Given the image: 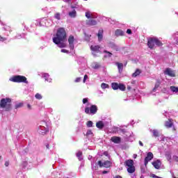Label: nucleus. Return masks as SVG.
Returning <instances> with one entry per match:
<instances>
[{"label":"nucleus","mask_w":178,"mask_h":178,"mask_svg":"<svg viewBox=\"0 0 178 178\" xmlns=\"http://www.w3.org/2000/svg\"><path fill=\"white\" fill-rule=\"evenodd\" d=\"M53 42L58 48H66V31L65 29L60 28L57 30L56 33L53 37Z\"/></svg>","instance_id":"nucleus-1"},{"label":"nucleus","mask_w":178,"mask_h":178,"mask_svg":"<svg viewBox=\"0 0 178 178\" xmlns=\"http://www.w3.org/2000/svg\"><path fill=\"white\" fill-rule=\"evenodd\" d=\"M12 109V99L9 97L3 98L0 101V111L8 112Z\"/></svg>","instance_id":"nucleus-2"},{"label":"nucleus","mask_w":178,"mask_h":178,"mask_svg":"<svg viewBox=\"0 0 178 178\" xmlns=\"http://www.w3.org/2000/svg\"><path fill=\"white\" fill-rule=\"evenodd\" d=\"M49 131V128H48V124L47 123V122L42 121L38 127V134L44 136V134H47Z\"/></svg>","instance_id":"nucleus-3"},{"label":"nucleus","mask_w":178,"mask_h":178,"mask_svg":"<svg viewBox=\"0 0 178 178\" xmlns=\"http://www.w3.org/2000/svg\"><path fill=\"white\" fill-rule=\"evenodd\" d=\"M128 173H134L136 172V167H134V161L131 159L127 160L124 163Z\"/></svg>","instance_id":"nucleus-4"},{"label":"nucleus","mask_w":178,"mask_h":178,"mask_svg":"<svg viewBox=\"0 0 178 178\" xmlns=\"http://www.w3.org/2000/svg\"><path fill=\"white\" fill-rule=\"evenodd\" d=\"M10 81H13V83H25V84H29V81H27V78L22 75H17L11 77L10 79Z\"/></svg>","instance_id":"nucleus-5"},{"label":"nucleus","mask_w":178,"mask_h":178,"mask_svg":"<svg viewBox=\"0 0 178 178\" xmlns=\"http://www.w3.org/2000/svg\"><path fill=\"white\" fill-rule=\"evenodd\" d=\"M98 112V107L96 105L90 104L85 108V113L87 115H95Z\"/></svg>","instance_id":"nucleus-6"},{"label":"nucleus","mask_w":178,"mask_h":178,"mask_svg":"<svg viewBox=\"0 0 178 178\" xmlns=\"http://www.w3.org/2000/svg\"><path fill=\"white\" fill-rule=\"evenodd\" d=\"M90 49L93 56H98L102 52L101 51V47L98 45L90 46Z\"/></svg>","instance_id":"nucleus-7"},{"label":"nucleus","mask_w":178,"mask_h":178,"mask_svg":"<svg viewBox=\"0 0 178 178\" xmlns=\"http://www.w3.org/2000/svg\"><path fill=\"white\" fill-rule=\"evenodd\" d=\"M74 36L70 35L68 38V42H69V48L71 52H74Z\"/></svg>","instance_id":"nucleus-8"},{"label":"nucleus","mask_w":178,"mask_h":178,"mask_svg":"<svg viewBox=\"0 0 178 178\" xmlns=\"http://www.w3.org/2000/svg\"><path fill=\"white\" fill-rule=\"evenodd\" d=\"M97 165L99 166V168H111L112 166V162L106 161L102 163L101 161H99Z\"/></svg>","instance_id":"nucleus-9"},{"label":"nucleus","mask_w":178,"mask_h":178,"mask_svg":"<svg viewBox=\"0 0 178 178\" xmlns=\"http://www.w3.org/2000/svg\"><path fill=\"white\" fill-rule=\"evenodd\" d=\"M47 23H48V20L42 18L41 19H37L36 22H35V25L36 26H49Z\"/></svg>","instance_id":"nucleus-10"},{"label":"nucleus","mask_w":178,"mask_h":178,"mask_svg":"<svg viewBox=\"0 0 178 178\" xmlns=\"http://www.w3.org/2000/svg\"><path fill=\"white\" fill-rule=\"evenodd\" d=\"M153 159H154V154H152V152H148L147 154V156L145 158V166H147L149 161L152 160Z\"/></svg>","instance_id":"nucleus-11"},{"label":"nucleus","mask_w":178,"mask_h":178,"mask_svg":"<svg viewBox=\"0 0 178 178\" xmlns=\"http://www.w3.org/2000/svg\"><path fill=\"white\" fill-rule=\"evenodd\" d=\"M147 45L150 49H154L155 48V39L154 38H151L148 40Z\"/></svg>","instance_id":"nucleus-12"},{"label":"nucleus","mask_w":178,"mask_h":178,"mask_svg":"<svg viewBox=\"0 0 178 178\" xmlns=\"http://www.w3.org/2000/svg\"><path fill=\"white\" fill-rule=\"evenodd\" d=\"M85 16L87 19H97V15L90 10L86 12Z\"/></svg>","instance_id":"nucleus-13"},{"label":"nucleus","mask_w":178,"mask_h":178,"mask_svg":"<svg viewBox=\"0 0 178 178\" xmlns=\"http://www.w3.org/2000/svg\"><path fill=\"white\" fill-rule=\"evenodd\" d=\"M164 74H167L168 76H170V77H175V76H176L175 71H173L172 69L170 68H167L165 71H164Z\"/></svg>","instance_id":"nucleus-14"},{"label":"nucleus","mask_w":178,"mask_h":178,"mask_svg":"<svg viewBox=\"0 0 178 178\" xmlns=\"http://www.w3.org/2000/svg\"><path fill=\"white\" fill-rule=\"evenodd\" d=\"M40 76L44 79L45 81H48L49 83H51L52 81V79L49 78V74L47 73H41Z\"/></svg>","instance_id":"nucleus-15"},{"label":"nucleus","mask_w":178,"mask_h":178,"mask_svg":"<svg viewBox=\"0 0 178 178\" xmlns=\"http://www.w3.org/2000/svg\"><path fill=\"white\" fill-rule=\"evenodd\" d=\"M106 124V122H104V121H99L96 123V127H97V129H102L105 127Z\"/></svg>","instance_id":"nucleus-16"},{"label":"nucleus","mask_w":178,"mask_h":178,"mask_svg":"<svg viewBox=\"0 0 178 178\" xmlns=\"http://www.w3.org/2000/svg\"><path fill=\"white\" fill-rule=\"evenodd\" d=\"M152 165L155 169H159L161 168V165H162V163H161L160 160H156L152 162Z\"/></svg>","instance_id":"nucleus-17"},{"label":"nucleus","mask_w":178,"mask_h":178,"mask_svg":"<svg viewBox=\"0 0 178 178\" xmlns=\"http://www.w3.org/2000/svg\"><path fill=\"white\" fill-rule=\"evenodd\" d=\"M111 140L115 144H120V141H122V140L120 139V137H118V136H113Z\"/></svg>","instance_id":"nucleus-18"},{"label":"nucleus","mask_w":178,"mask_h":178,"mask_svg":"<svg viewBox=\"0 0 178 178\" xmlns=\"http://www.w3.org/2000/svg\"><path fill=\"white\" fill-rule=\"evenodd\" d=\"M22 166L23 168H25V169H31V168H33L31 163H29L27 161H23Z\"/></svg>","instance_id":"nucleus-19"},{"label":"nucleus","mask_w":178,"mask_h":178,"mask_svg":"<svg viewBox=\"0 0 178 178\" xmlns=\"http://www.w3.org/2000/svg\"><path fill=\"white\" fill-rule=\"evenodd\" d=\"M109 48H111V49H113V51L118 52V51H119V47L116 44H115V43H110L108 44Z\"/></svg>","instance_id":"nucleus-20"},{"label":"nucleus","mask_w":178,"mask_h":178,"mask_svg":"<svg viewBox=\"0 0 178 178\" xmlns=\"http://www.w3.org/2000/svg\"><path fill=\"white\" fill-rule=\"evenodd\" d=\"M87 26H97V21L95 19H88L86 21Z\"/></svg>","instance_id":"nucleus-21"},{"label":"nucleus","mask_w":178,"mask_h":178,"mask_svg":"<svg viewBox=\"0 0 178 178\" xmlns=\"http://www.w3.org/2000/svg\"><path fill=\"white\" fill-rule=\"evenodd\" d=\"M165 126L167 129H170V127L173 126V122L172 121V120L169 119L168 120H167L165 122Z\"/></svg>","instance_id":"nucleus-22"},{"label":"nucleus","mask_w":178,"mask_h":178,"mask_svg":"<svg viewBox=\"0 0 178 178\" xmlns=\"http://www.w3.org/2000/svg\"><path fill=\"white\" fill-rule=\"evenodd\" d=\"M115 35L117 36V37H120L121 35H124V32L120 29H117L115 31Z\"/></svg>","instance_id":"nucleus-23"},{"label":"nucleus","mask_w":178,"mask_h":178,"mask_svg":"<svg viewBox=\"0 0 178 178\" xmlns=\"http://www.w3.org/2000/svg\"><path fill=\"white\" fill-rule=\"evenodd\" d=\"M116 65L118 66L119 73H122L123 72V63H116Z\"/></svg>","instance_id":"nucleus-24"},{"label":"nucleus","mask_w":178,"mask_h":178,"mask_svg":"<svg viewBox=\"0 0 178 178\" xmlns=\"http://www.w3.org/2000/svg\"><path fill=\"white\" fill-rule=\"evenodd\" d=\"M54 19H56V20H61L62 19V14L60 13H56L54 15Z\"/></svg>","instance_id":"nucleus-25"},{"label":"nucleus","mask_w":178,"mask_h":178,"mask_svg":"<svg viewBox=\"0 0 178 178\" xmlns=\"http://www.w3.org/2000/svg\"><path fill=\"white\" fill-rule=\"evenodd\" d=\"M69 17H76V15H77V13L76 12V10L72 9V10L69 12Z\"/></svg>","instance_id":"nucleus-26"},{"label":"nucleus","mask_w":178,"mask_h":178,"mask_svg":"<svg viewBox=\"0 0 178 178\" xmlns=\"http://www.w3.org/2000/svg\"><path fill=\"white\" fill-rule=\"evenodd\" d=\"M154 42H155V45H156L157 47H162L163 45L161 41L158 40V38H154Z\"/></svg>","instance_id":"nucleus-27"},{"label":"nucleus","mask_w":178,"mask_h":178,"mask_svg":"<svg viewBox=\"0 0 178 178\" xmlns=\"http://www.w3.org/2000/svg\"><path fill=\"white\" fill-rule=\"evenodd\" d=\"M150 131L153 134L154 137H158L159 136V131L156 129H151Z\"/></svg>","instance_id":"nucleus-28"},{"label":"nucleus","mask_w":178,"mask_h":178,"mask_svg":"<svg viewBox=\"0 0 178 178\" xmlns=\"http://www.w3.org/2000/svg\"><path fill=\"white\" fill-rule=\"evenodd\" d=\"M102 34H104V31L99 30L97 34L99 41H101L102 40Z\"/></svg>","instance_id":"nucleus-29"},{"label":"nucleus","mask_w":178,"mask_h":178,"mask_svg":"<svg viewBox=\"0 0 178 178\" xmlns=\"http://www.w3.org/2000/svg\"><path fill=\"white\" fill-rule=\"evenodd\" d=\"M76 156L79 161H83V152L80 151L77 152Z\"/></svg>","instance_id":"nucleus-30"},{"label":"nucleus","mask_w":178,"mask_h":178,"mask_svg":"<svg viewBox=\"0 0 178 178\" xmlns=\"http://www.w3.org/2000/svg\"><path fill=\"white\" fill-rule=\"evenodd\" d=\"M111 87H112L113 90H119V83H112Z\"/></svg>","instance_id":"nucleus-31"},{"label":"nucleus","mask_w":178,"mask_h":178,"mask_svg":"<svg viewBox=\"0 0 178 178\" xmlns=\"http://www.w3.org/2000/svg\"><path fill=\"white\" fill-rule=\"evenodd\" d=\"M83 104H86V107L90 106L91 105V103L88 102V98H84L83 99L82 101Z\"/></svg>","instance_id":"nucleus-32"},{"label":"nucleus","mask_w":178,"mask_h":178,"mask_svg":"<svg viewBox=\"0 0 178 178\" xmlns=\"http://www.w3.org/2000/svg\"><path fill=\"white\" fill-rule=\"evenodd\" d=\"M101 65L98 63H93L92 64V69H99Z\"/></svg>","instance_id":"nucleus-33"},{"label":"nucleus","mask_w":178,"mask_h":178,"mask_svg":"<svg viewBox=\"0 0 178 178\" xmlns=\"http://www.w3.org/2000/svg\"><path fill=\"white\" fill-rule=\"evenodd\" d=\"M141 71L140 70H136L134 73L132 74V77H137V76H140Z\"/></svg>","instance_id":"nucleus-34"},{"label":"nucleus","mask_w":178,"mask_h":178,"mask_svg":"<svg viewBox=\"0 0 178 178\" xmlns=\"http://www.w3.org/2000/svg\"><path fill=\"white\" fill-rule=\"evenodd\" d=\"M118 89L120 90L121 91H124V90H126V86L124 84L119 83Z\"/></svg>","instance_id":"nucleus-35"},{"label":"nucleus","mask_w":178,"mask_h":178,"mask_svg":"<svg viewBox=\"0 0 178 178\" xmlns=\"http://www.w3.org/2000/svg\"><path fill=\"white\" fill-rule=\"evenodd\" d=\"M170 90H171L172 92H178V87L170 86Z\"/></svg>","instance_id":"nucleus-36"},{"label":"nucleus","mask_w":178,"mask_h":178,"mask_svg":"<svg viewBox=\"0 0 178 178\" xmlns=\"http://www.w3.org/2000/svg\"><path fill=\"white\" fill-rule=\"evenodd\" d=\"M101 87L103 90H105V88H109V85H108L107 83H102L101 84Z\"/></svg>","instance_id":"nucleus-37"},{"label":"nucleus","mask_w":178,"mask_h":178,"mask_svg":"<svg viewBox=\"0 0 178 178\" xmlns=\"http://www.w3.org/2000/svg\"><path fill=\"white\" fill-rule=\"evenodd\" d=\"M35 98H36V99H41L42 98V95L40 93H37L35 95Z\"/></svg>","instance_id":"nucleus-38"},{"label":"nucleus","mask_w":178,"mask_h":178,"mask_svg":"<svg viewBox=\"0 0 178 178\" xmlns=\"http://www.w3.org/2000/svg\"><path fill=\"white\" fill-rule=\"evenodd\" d=\"M22 106H23V103H18V104H15V109L22 108Z\"/></svg>","instance_id":"nucleus-39"},{"label":"nucleus","mask_w":178,"mask_h":178,"mask_svg":"<svg viewBox=\"0 0 178 178\" xmlns=\"http://www.w3.org/2000/svg\"><path fill=\"white\" fill-rule=\"evenodd\" d=\"M92 121H88L87 123H86V126L87 127H92Z\"/></svg>","instance_id":"nucleus-40"},{"label":"nucleus","mask_w":178,"mask_h":178,"mask_svg":"<svg viewBox=\"0 0 178 178\" xmlns=\"http://www.w3.org/2000/svg\"><path fill=\"white\" fill-rule=\"evenodd\" d=\"M5 41H6V38H3L0 35V42H3Z\"/></svg>","instance_id":"nucleus-41"},{"label":"nucleus","mask_w":178,"mask_h":178,"mask_svg":"<svg viewBox=\"0 0 178 178\" xmlns=\"http://www.w3.org/2000/svg\"><path fill=\"white\" fill-rule=\"evenodd\" d=\"M92 168L95 170H97L98 169V167L97 166V164H95V165H94V163H92Z\"/></svg>","instance_id":"nucleus-42"},{"label":"nucleus","mask_w":178,"mask_h":178,"mask_svg":"<svg viewBox=\"0 0 178 178\" xmlns=\"http://www.w3.org/2000/svg\"><path fill=\"white\" fill-rule=\"evenodd\" d=\"M81 81V77H78L75 79V83H80Z\"/></svg>","instance_id":"nucleus-43"},{"label":"nucleus","mask_w":178,"mask_h":178,"mask_svg":"<svg viewBox=\"0 0 178 178\" xmlns=\"http://www.w3.org/2000/svg\"><path fill=\"white\" fill-rule=\"evenodd\" d=\"M61 52H63V54H69V51L65 49H61Z\"/></svg>","instance_id":"nucleus-44"},{"label":"nucleus","mask_w":178,"mask_h":178,"mask_svg":"<svg viewBox=\"0 0 178 178\" xmlns=\"http://www.w3.org/2000/svg\"><path fill=\"white\" fill-rule=\"evenodd\" d=\"M92 135V131L91 130H88L86 133V136H91Z\"/></svg>","instance_id":"nucleus-45"},{"label":"nucleus","mask_w":178,"mask_h":178,"mask_svg":"<svg viewBox=\"0 0 178 178\" xmlns=\"http://www.w3.org/2000/svg\"><path fill=\"white\" fill-rule=\"evenodd\" d=\"M88 79V76L86 74L83 77V83H86Z\"/></svg>","instance_id":"nucleus-46"},{"label":"nucleus","mask_w":178,"mask_h":178,"mask_svg":"<svg viewBox=\"0 0 178 178\" xmlns=\"http://www.w3.org/2000/svg\"><path fill=\"white\" fill-rule=\"evenodd\" d=\"M104 52H106L108 54V56H109V57L112 56V53H111L109 51H104Z\"/></svg>","instance_id":"nucleus-47"},{"label":"nucleus","mask_w":178,"mask_h":178,"mask_svg":"<svg viewBox=\"0 0 178 178\" xmlns=\"http://www.w3.org/2000/svg\"><path fill=\"white\" fill-rule=\"evenodd\" d=\"M127 34H131V29H127Z\"/></svg>","instance_id":"nucleus-48"},{"label":"nucleus","mask_w":178,"mask_h":178,"mask_svg":"<svg viewBox=\"0 0 178 178\" xmlns=\"http://www.w3.org/2000/svg\"><path fill=\"white\" fill-rule=\"evenodd\" d=\"M174 160L175 161V162H178V156H174Z\"/></svg>","instance_id":"nucleus-49"},{"label":"nucleus","mask_w":178,"mask_h":178,"mask_svg":"<svg viewBox=\"0 0 178 178\" xmlns=\"http://www.w3.org/2000/svg\"><path fill=\"white\" fill-rule=\"evenodd\" d=\"M139 145H140V147H144V144L143 143V142H141V140H139Z\"/></svg>","instance_id":"nucleus-50"},{"label":"nucleus","mask_w":178,"mask_h":178,"mask_svg":"<svg viewBox=\"0 0 178 178\" xmlns=\"http://www.w3.org/2000/svg\"><path fill=\"white\" fill-rule=\"evenodd\" d=\"M5 166H6V168H8V166H9V162L6 161V162H5Z\"/></svg>","instance_id":"nucleus-51"},{"label":"nucleus","mask_w":178,"mask_h":178,"mask_svg":"<svg viewBox=\"0 0 178 178\" xmlns=\"http://www.w3.org/2000/svg\"><path fill=\"white\" fill-rule=\"evenodd\" d=\"M158 87H159V85H155L154 88L153 89V91H155V90H156V88H158Z\"/></svg>","instance_id":"nucleus-52"},{"label":"nucleus","mask_w":178,"mask_h":178,"mask_svg":"<svg viewBox=\"0 0 178 178\" xmlns=\"http://www.w3.org/2000/svg\"><path fill=\"white\" fill-rule=\"evenodd\" d=\"M109 172V171H103L102 172V173H103V175H106V173H108Z\"/></svg>","instance_id":"nucleus-53"},{"label":"nucleus","mask_w":178,"mask_h":178,"mask_svg":"<svg viewBox=\"0 0 178 178\" xmlns=\"http://www.w3.org/2000/svg\"><path fill=\"white\" fill-rule=\"evenodd\" d=\"M46 148H47V149H49V144H47V145H46Z\"/></svg>","instance_id":"nucleus-54"},{"label":"nucleus","mask_w":178,"mask_h":178,"mask_svg":"<svg viewBox=\"0 0 178 178\" xmlns=\"http://www.w3.org/2000/svg\"><path fill=\"white\" fill-rule=\"evenodd\" d=\"M27 107L29 108V109H31V105L28 104V105H27Z\"/></svg>","instance_id":"nucleus-55"},{"label":"nucleus","mask_w":178,"mask_h":178,"mask_svg":"<svg viewBox=\"0 0 178 178\" xmlns=\"http://www.w3.org/2000/svg\"><path fill=\"white\" fill-rule=\"evenodd\" d=\"M133 158H134V159H136V158H137V154H134V155H133Z\"/></svg>","instance_id":"nucleus-56"},{"label":"nucleus","mask_w":178,"mask_h":178,"mask_svg":"<svg viewBox=\"0 0 178 178\" xmlns=\"http://www.w3.org/2000/svg\"><path fill=\"white\" fill-rule=\"evenodd\" d=\"M64 2H70V0H63Z\"/></svg>","instance_id":"nucleus-57"},{"label":"nucleus","mask_w":178,"mask_h":178,"mask_svg":"<svg viewBox=\"0 0 178 178\" xmlns=\"http://www.w3.org/2000/svg\"><path fill=\"white\" fill-rule=\"evenodd\" d=\"M122 133H124V129H120Z\"/></svg>","instance_id":"nucleus-58"},{"label":"nucleus","mask_w":178,"mask_h":178,"mask_svg":"<svg viewBox=\"0 0 178 178\" xmlns=\"http://www.w3.org/2000/svg\"><path fill=\"white\" fill-rule=\"evenodd\" d=\"M92 158V156H88V159H91Z\"/></svg>","instance_id":"nucleus-59"},{"label":"nucleus","mask_w":178,"mask_h":178,"mask_svg":"<svg viewBox=\"0 0 178 178\" xmlns=\"http://www.w3.org/2000/svg\"><path fill=\"white\" fill-rule=\"evenodd\" d=\"M128 90H130L131 88H130V86L127 87Z\"/></svg>","instance_id":"nucleus-60"},{"label":"nucleus","mask_w":178,"mask_h":178,"mask_svg":"<svg viewBox=\"0 0 178 178\" xmlns=\"http://www.w3.org/2000/svg\"><path fill=\"white\" fill-rule=\"evenodd\" d=\"M114 129H115V130H118L119 128H114Z\"/></svg>","instance_id":"nucleus-61"},{"label":"nucleus","mask_w":178,"mask_h":178,"mask_svg":"<svg viewBox=\"0 0 178 178\" xmlns=\"http://www.w3.org/2000/svg\"><path fill=\"white\" fill-rule=\"evenodd\" d=\"M106 154H107V153H106V152H104V155H106Z\"/></svg>","instance_id":"nucleus-62"}]
</instances>
